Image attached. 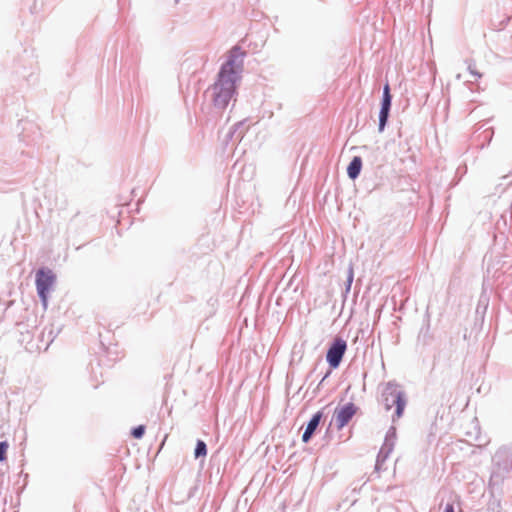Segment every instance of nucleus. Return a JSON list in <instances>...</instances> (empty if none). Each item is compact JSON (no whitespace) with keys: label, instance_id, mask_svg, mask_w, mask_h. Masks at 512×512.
Listing matches in <instances>:
<instances>
[{"label":"nucleus","instance_id":"1","mask_svg":"<svg viewBox=\"0 0 512 512\" xmlns=\"http://www.w3.org/2000/svg\"><path fill=\"white\" fill-rule=\"evenodd\" d=\"M243 55L239 48H233L219 72L218 80L211 87L212 101L218 109H225L235 93L236 82L243 69Z\"/></svg>","mask_w":512,"mask_h":512},{"label":"nucleus","instance_id":"2","mask_svg":"<svg viewBox=\"0 0 512 512\" xmlns=\"http://www.w3.org/2000/svg\"><path fill=\"white\" fill-rule=\"evenodd\" d=\"M55 281V276L51 271L39 270L36 274V286L38 294L44 305L47 304V293Z\"/></svg>","mask_w":512,"mask_h":512},{"label":"nucleus","instance_id":"3","mask_svg":"<svg viewBox=\"0 0 512 512\" xmlns=\"http://www.w3.org/2000/svg\"><path fill=\"white\" fill-rule=\"evenodd\" d=\"M346 348L347 344L343 339L337 338L334 340L326 355L327 362L332 368H337L339 366Z\"/></svg>","mask_w":512,"mask_h":512},{"label":"nucleus","instance_id":"4","mask_svg":"<svg viewBox=\"0 0 512 512\" xmlns=\"http://www.w3.org/2000/svg\"><path fill=\"white\" fill-rule=\"evenodd\" d=\"M357 412V407L353 403H348L334 412L335 423L340 430L346 426Z\"/></svg>","mask_w":512,"mask_h":512},{"label":"nucleus","instance_id":"5","mask_svg":"<svg viewBox=\"0 0 512 512\" xmlns=\"http://www.w3.org/2000/svg\"><path fill=\"white\" fill-rule=\"evenodd\" d=\"M385 401L387 410L391 409L392 405L396 406V416L400 418L403 414L406 405V401L403 397V394L396 389H392L387 394Z\"/></svg>","mask_w":512,"mask_h":512},{"label":"nucleus","instance_id":"6","mask_svg":"<svg viewBox=\"0 0 512 512\" xmlns=\"http://www.w3.org/2000/svg\"><path fill=\"white\" fill-rule=\"evenodd\" d=\"M321 418H322V412L319 411L316 414H314L313 417L311 418V420L308 422L306 430L304 431L303 436H302V440L304 442H308V440L311 438L312 434L318 427Z\"/></svg>","mask_w":512,"mask_h":512},{"label":"nucleus","instance_id":"7","mask_svg":"<svg viewBox=\"0 0 512 512\" xmlns=\"http://www.w3.org/2000/svg\"><path fill=\"white\" fill-rule=\"evenodd\" d=\"M361 168H362V159L359 156H355L347 168L348 176L351 179H356L358 177V175L360 174Z\"/></svg>","mask_w":512,"mask_h":512},{"label":"nucleus","instance_id":"8","mask_svg":"<svg viewBox=\"0 0 512 512\" xmlns=\"http://www.w3.org/2000/svg\"><path fill=\"white\" fill-rule=\"evenodd\" d=\"M195 457H205L207 455V447L204 441L198 440L195 448Z\"/></svg>","mask_w":512,"mask_h":512},{"label":"nucleus","instance_id":"9","mask_svg":"<svg viewBox=\"0 0 512 512\" xmlns=\"http://www.w3.org/2000/svg\"><path fill=\"white\" fill-rule=\"evenodd\" d=\"M389 115V110L381 108L379 113V130L383 131Z\"/></svg>","mask_w":512,"mask_h":512},{"label":"nucleus","instance_id":"10","mask_svg":"<svg viewBox=\"0 0 512 512\" xmlns=\"http://www.w3.org/2000/svg\"><path fill=\"white\" fill-rule=\"evenodd\" d=\"M145 433V427L140 425L132 430V435L136 439H140Z\"/></svg>","mask_w":512,"mask_h":512},{"label":"nucleus","instance_id":"11","mask_svg":"<svg viewBox=\"0 0 512 512\" xmlns=\"http://www.w3.org/2000/svg\"><path fill=\"white\" fill-rule=\"evenodd\" d=\"M8 447L9 445L7 442L4 441L0 443V461H4L6 459Z\"/></svg>","mask_w":512,"mask_h":512},{"label":"nucleus","instance_id":"12","mask_svg":"<svg viewBox=\"0 0 512 512\" xmlns=\"http://www.w3.org/2000/svg\"><path fill=\"white\" fill-rule=\"evenodd\" d=\"M468 70L476 78H481L482 77V74L478 71L477 66H476L475 63H472V62L469 63Z\"/></svg>","mask_w":512,"mask_h":512},{"label":"nucleus","instance_id":"13","mask_svg":"<svg viewBox=\"0 0 512 512\" xmlns=\"http://www.w3.org/2000/svg\"><path fill=\"white\" fill-rule=\"evenodd\" d=\"M391 99V95H390V88H389V85L386 84L384 86V89H383V99Z\"/></svg>","mask_w":512,"mask_h":512},{"label":"nucleus","instance_id":"14","mask_svg":"<svg viewBox=\"0 0 512 512\" xmlns=\"http://www.w3.org/2000/svg\"><path fill=\"white\" fill-rule=\"evenodd\" d=\"M390 106H391V99H383L382 101V107L383 109H387V110H390Z\"/></svg>","mask_w":512,"mask_h":512},{"label":"nucleus","instance_id":"15","mask_svg":"<svg viewBox=\"0 0 512 512\" xmlns=\"http://www.w3.org/2000/svg\"><path fill=\"white\" fill-rule=\"evenodd\" d=\"M444 512H454L453 504H447Z\"/></svg>","mask_w":512,"mask_h":512}]
</instances>
